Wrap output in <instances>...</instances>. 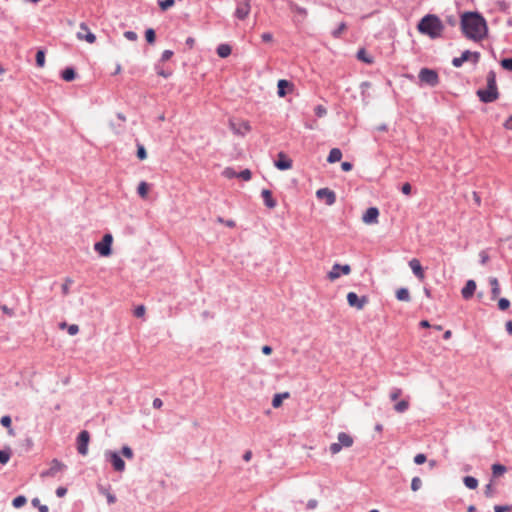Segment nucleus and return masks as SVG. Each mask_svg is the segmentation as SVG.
I'll return each instance as SVG.
<instances>
[{
    "label": "nucleus",
    "mask_w": 512,
    "mask_h": 512,
    "mask_svg": "<svg viewBox=\"0 0 512 512\" xmlns=\"http://www.w3.org/2000/svg\"><path fill=\"white\" fill-rule=\"evenodd\" d=\"M402 193L409 195L411 193V185L409 183H405L401 188Z\"/></svg>",
    "instance_id": "63"
},
{
    "label": "nucleus",
    "mask_w": 512,
    "mask_h": 512,
    "mask_svg": "<svg viewBox=\"0 0 512 512\" xmlns=\"http://www.w3.org/2000/svg\"><path fill=\"white\" fill-rule=\"evenodd\" d=\"M487 88L479 89L477 91V96L484 103H491L498 99L499 92L496 84V74L493 70L489 71L487 74Z\"/></svg>",
    "instance_id": "3"
},
{
    "label": "nucleus",
    "mask_w": 512,
    "mask_h": 512,
    "mask_svg": "<svg viewBox=\"0 0 512 512\" xmlns=\"http://www.w3.org/2000/svg\"><path fill=\"white\" fill-rule=\"evenodd\" d=\"M119 454L127 459H133V457H134L133 450L127 445L122 447Z\"/></svg>",
    "instance_id": "35"
},
{
    "label": "nucleus",
    "mask_w": 512,
    "mask_h": 512,
    "mask_svg": "<svg viewBox=\"0 0 512 512\" xmlns=\"http://www.w3.org/2000/svg\"><path fill=\"white\" fill-rule=\"evenodd\" d=\"M144 314H145V307L143 305L138 306L134 311V315L136 317H142Z\"/></svg>",
    "instance_id": "57"
},
{
    "label": "nucleus",
    "mask_w": 512,
    "mask_h": 512,
    "mask_svg": "<svg viewBox=\"0 0 512 512\" xmlns=\"http://www.w3.org/2000/svg\"><path fill=\"white\" fill-rule=\"evenodd\" d=\"M105 460L110 462L113 466V469L116 472H124L126 465L121 455L118 452L112 450H106L104 453Z\"/></svg>",
    "instance_id": "5"
},
{
    "label": "nucleus",
    "mask_w": 512,
    "mask_h": 512,
    "mask_svg": "<svg viewBox=\"0 0 512 512\" xmlns=\"http://www.w3.org/2000/svg\"><path fill=\"white\" fill-rule=\"evenodd\" d=\"M351 272V267L348 264L341 265V264H334L332 266V269L328 273V278L331 281H334L340 277L341 274L348 275Z\"/></svg>",
    "instance_id": "9"
},
{
    "label": "nucleus",
    "mask_w": 512,
    "mask_h": 512,
    "mask_svg": "<svg viewBox=\"0 0 512 512\" xmlns=\"http://www.w3.org/2000/svg\"><path fill=\"white\" fill-rule=\"evenodd\" d=\"M149 185L145 181H141L137 187V193L143 199L147 198Z\"/></svg>",
    "instance_id": "28"
},
{
    "label": "nucleus",
    "mask_w": 512,
    "mask_h": 512,
    "mask_svg": "<svg viewBox=\"0 0 512 512\" xmlns=\"http://www.w3.org/2000/svg\"><path fill=\"white\" fill-rule=\"evenodd\" d=\"M90 441V434L87 430L81 431L77 436V451L80 455L86 456L88 454V445Z\"/></svg>",
    "instance_id": "8"
},
{
    "label": "nucleus",
    "mask_w": 512,
    "mask_h": 512,
    "mask_svg": "<svg viewBox=\"0 0 512 512\" xmlns=\"http://www.w3.org/2000/svg\"><path fill=\"white\" fill-rule=\"evenodd\" d=\"M316 196L318 199L325 200V203L329 206L336 202V194L329 188H321L317 190Z\"/></svg>",
    "instance_id": "12"
},
{
    "label": "nucleus",
    "mask_w": 512,
    "mask_h": 512,
    "mask_svg": "<svg viewBox=\"0 0 512 512\" xmlns=\"http://www.w3.org/2000/svg\"><path fill=\"white\" fill-rule=\"evenodd\" d=\"M79 332V327L76 324H72L68 326V333L69 335L73 336L76 335Z\"/></svg>",
    "instance_id": "56"
},
{
    "label": "nucleus",
    "mask_w": 512,
    "mask_h": 512,
    "mask_svg": "<svg viewBox=\"0 0 512 512\" xmlns=\"http://www.w3.org/2000/svg\"><path fill=\"white\" fill-rule=\"evenodd\" d=\"M113 237L111 234H105L100 242L95 243L94 249L101 256H109L111 254V245Z\"/></svg>",
    "instance_id": "7"
},
{
    "label": "nucleus",
    "mask_w": 512,
    "mask_h": 512,
    "mask_svg": "<svg viewBox=\"0 0 512 512\" xmlns=\"http://www.w3.org/2000/svg\"><path fill=\"white\" fill-rule=\"evenodd\" d=\"M501 66L508 71H512V58H504L501 61Z\"/></svg>",
    "instance_id": "48"
},
{
    "label": "nucleus",
    "mask_w": 512,
    "mask_h": 512,
    "mask_svg": "<svg viewBox=\"0 0 512 512\" xmlns=\"http://www.w3.org/2000/svg\"><path fill=\"white\" fill-rule=\"evenodd\" d=\"M252 173L249 169H244L240 173L237 174L238 178H241L245 181H248L251 179Z\"/></svg>",
    "instance_id": "44"
},
{
    "label": "nucleus",
    "mask_w": 512,
    "mask_h": 512,
    "mask_svg": "<svg viewBox=\"0 0 512 512\" xmlns=\"http://www.w3.org/2000/svg\"><path fill=\"white\" fill-rule=\"evenodd\" d=\"M261 195L263 197L264 204L268 208L273 209L276 207V201L273 199L272 192L270 190L263 189Z\"/></svg>",
    "instance_id": "20"
},
{
    "label": "nucleus",
    "mask_w": 512,
    "mask_h": 512,
    "mask_svg": "<svg viewBox=\"0 0 512 512\" xmlns=\"http://www.w3.org/2000/svg\"><path fill=\"white\" fill-rule=\"evenodd\" d=\"M422 486V481L419 477H414L411 481V489L412 491H418Z\"/></svg>",
    "instance_id": "42"
},
{
    "label": "nucleus",
    "mask_w": 512,
    "mask_h": 512,
    "mask_svg": "<svg viewBox=\"0 0 512 512\" xmlns=\"http://www.w3.org/2000/svg\"><path fill=\"white\" fill-rule=\"evenodd\" d=\"M282 401H283V400H282V396L275 394V395H274V397H273V399H272V406H273L274 408H278V407H280V406H281Z\"/></svg>",
    "instance_id": "52"
},
{
    "label": "nucleus",
    "mask_w": 512,
    "mask_h": 512,
    "mask_svg": "<svg viewBox=\"0 0 512 512\" xmlns=\"http://www.w3.org/2000/svg\"><path fill=\"white\" fill-rule=\"evenodd\" d=\"M417 28L420 33L434 39L441 36L444 26L436 15L428 14L420 20Z\"/></svg>",
    "instance_id": "2"
},
{
    "label": "nucleus",
    "mask_w": 512,
    "mask_h": 512,
    "mask_svg": "<svg viewBox=\"0 0 512 512\" xmlns=\"http://www.w3.org/2000/svg\"><path fill=\"white\" fill-rule=\"evenodd\" d=\"M504 127L506 129L512 130V115L505 121Z\"/></svg>",
    "instance_id": "64"
},
{
    "label": "nucleus",
    "mask_w": 512,
    "mask_h": 512,
    "mask_svg": "<svg viewBox=\"0 0 512 512\" xmlns=\"http://www.w3.org/2000/svg\"><path fill=\"white\" fill-rule=\"evenodd\" d=\"M337 440V442H334L329 446V451L332 455L338 454L342 448L351 447L354 443L353 437L345 432H340L337 436Z\"/></svg>",
    "instance_id": "4"
},
{
    "label": "nucleus",
    "mask_w": 512,
    "mask_h": 512,
    "mask_svg": "<svg viewBox=\"0 0 512 512\" xmlns=\"http://www.w3.org/2000/svg\"><path fill=\"white\" fill-rule=\"evenodd\" d=\"M418 77L422 83L427 84L431 87H435L439 83L438 73L433 69L422 68L419 71Z\"/></svg>",
    "instance_id": "6"
},
{
    "label": "nucleus",
    "mask_w": 512,
    "mask_h": 512,
    "mask_svg": "<svg viewBox=\"0 0 512 512\" xmlns=\"http://www.w3.org/2000/svg\"><path fill=\"white\" fill-rule=\"evenodd\" d=\"M345 29H346V24L344 22L340 23L338 28H336L332 32L333 37L338 38Z\"/></svg>",
    "instance_id": "47"
},
{
    "label": "nucleus",
    "mask_w": 512,
    "mask_h": 512,
    "mask_svg": "<svg viewBox=\"0 0 512 512\" xmlns=\"http://www.w3.org/2000/svg\"><path fill=\"white\" fill-rule=\"evenodd\" d=\"M80 29L86 31V34H83L82 32H78L77 38L79 40H86L88 43H91V44L96 41V36L92 32L89 31L87 25L84 22H82L80 24Z\"/></svg>",
    "instance_id": "18"
},
{
    "label": "nucleus",
    "mask_w": 512,
    "mask_h": 512,
    "mask_svg": "<svg viewBox=\"0 0 512 512\" xmlns=\"http://www.w3.org/2000/svg\"><path fill=\"white\" fill-rule=\"evenodd\" d=\"M409 266L414 273V275L419 279L423 280L425 277L424 270L420 264V261L416 258H413L409 261Z\"/></svg>",
    "instance_id": "17"
},
{
    "label": "nucleus",
    "mask_w": 512,
    "mask_h": 512,
    "mask_svg": "<svg viewBox=\"0 0 512 512\" xmlns=\"http://www.w3.org/2000/svg\"><path fill=\"white\" fill-rule=\"evenodd\" d=\"M426 461H427V457L423 453H419V454L415 455V457H414V463L417 465H421V464L425 463Z\"/></svg>",
    "instance_id": "46"
},
{
    "label": "nucleus",
    "mask_w": 512,
    "mask_h": 512,
    "mask_svg": "<svg viewBox=\"0 0 512 512\" xmlns=\"http://www.w3.org/2000/svg\"><path fill=\"white\" fill-rule=\"evenodd\" d=\"M489 284L491 286V298L496 299L500 294V286L496 277L489 278Z\"/></svg>",
    "instance_id": "21"
},
{
    "label": "nucleus",
    "mask_w": 512,
    "mask_h": 512,
    "mask_svg": "<svg viewBox=\"0 0 512 512\" xmlns=\"http://www.w3.org/2000/svg\"><path fill=\"white\" fill-rule=\"evenodd\" d=\"M229 125L231 130L237 135L244 136L248 131H250V125L247 121L235 122L230 120Z\"/></svg>",
    "instance_id": "13"
},
{
    "label": "nucleus",
    "mask_w": 512,
    "mask_h": 512,
    "mask_svg": "<svg viewBox=\"0 0 512 512\" xmlns=\"http://www.w3.org/2000/svg\"><path fill=\"white\" fill-rule=\"evenodd\" d=\"M396 298L399 300V301H405V302H409L410 301V293H409V290L407 288H400L396 291Z\"/></svg>",
    "instance_id": "24"
},
{
    "label": "nucleus",
    "mask_w": 512,
    "mask_h": 512,
    "mask_svg": "<svg viewBox=\"0 0 512 512\" xmlns=\"http://www.w3.org/2000/svg\"><path fill=\"white\" fill-rule=\"evenodd\" d=\"M461 30L465 37L480 41L487 35V24L483 16L477 12H466L461 17Z\"/></svg>",
    "instance_id": "1"
},
{
    "label": "nucleus",
    "mask_w": 512,
    "mask_h": 512,
    "mask_svg": "<svg viewBox=\"0 0 512 512\" xmlns=\"http://www.w3.org/2000/svg\"><path fill=\"white\" fill-rule=\"evenodd\" d=\"M409 408V402L407 400H401L394 405V410L398 413H403Z\"/></svg>",
    "instance_id": "33"
},
{
    "label": "nucleus",
    "mask_w": 512,
    "mask_h": 512,
    "mask_svg": "<svg viewBox=\"0 0 512 512\" xmlns=\"http://www.w3.org/2000/svg\"><path fill=\"white\" fill-rule=\"evenodd\" d=\"M124 37L129 41H136L138 38L137 34L134 31H126L124 33Z\"/></svg>",
    "instance_id": "54"
},
{
    "label": "nucleus",
    "mask_w": 512,
    "mask_h": 512,
    "mask_svg": "<svg viewBox=\"0 0 512 512\" xmlns=\"http://www.w3.org/2000/svg\"><path fill=\"white\" fill-rule=\"evenodd\" d=\"M36 64L38 67H44L45 65V51L44 50H38L36 53Z\"/></svg>",
    "instance_id": "34"
},
{
    "label": "nucleus",
    "mask_w": 512,
    "mask_h": 512,
    "mask_svg": "<svg viewBox=\"0 0 512 512\" xmlns=\"http://www.w3.org/2000/svg\"><path fill=\"white\" fill-rule=\"evenodd\" d=\"M27 502V499L25 496L23 495H20V496H17L16 498H14L12 504L15 508H20L22 506H24Z\"/></svg>",
    "instance_id": "36"
},
{
    "label": "nucleus",
    "mask_w": 512,
    "mask_h": 512,
    "mask_svg": "<svg viewBox=\"0 0 512 512\" xmlns=\"http://www.w3.org/2000/svg\"><path fill=\"white\" fill-rule=\"evenodd\" d=\"M357 58L365 63H372V59L367 56L366 51L364 49H360L357 52Z\"/></svg>",
    "instance_id": "40"
},
{
    "label": "nucleus",
    "mask_w": 512,
    "mask_h": 512,
    "mask_svg": "<svg viewBox=\"0 0 512 512\" xmlns=\"http://www.w3.org/2000/svg\"><path fill=\"white\" fill-rule=\"evenodd\" d=\"M274 164L279 170H288L292 167V160L289 159L283 152H280L278 154V159Z\"/></svg>",
    "instance_id": "16"
},
{
    "label": "nucleus",
    "mask_w": 512,
    "mask_h": 512,
    "mask_svg": "<svg viewBox=\"0 0 512 512\" xmlns=\"http://www.w3.org/2000/svg\"><path fill=\"white\" fill-rule=\"evenodd\" d=\"M470 57H473L474 63H477L479 60L480 54L478 52H470L469 50H466L460 56V58L463 62L468 61Z\"/></svg>",
    "instance_id": "27"
},
{
    "label": "nucleus",
    "mask_w": 512,
    "mask_h": 512,
    "mask_svg": "<svg viewBox=\"0 0 512 512\" xmlns=\"http://www.w3.org/2000/svg\"><path fill=\"white\" fill-rule=\"evenodd\" d=\"M10 456H11V452L9 449L0 450V463L6 464L9 461Z\"/></svg>",
    "instance_id": "37"
},
{
    "label": "nucleus",
    "mask_w": 512,
    "mask_h": 512,
    "mask_svg": "<svg viewBox=\"0 0 512 512\" xmlns=\"http://www.w3.org/2000/svg\"><path fill=\"white\" fill-rule=\"evenodd\" d=\"M402 394V390L399 388H394L390 393V399L392 401L397 400Z\"/></svg>",
    "instance_id": "50"
},
{
    "label": "nucleus",
    "mask_w": 512,
    "mask_h": 512,
    "mask_svg": "<svg viewBox=\"0 0 512 512\" xmlns=\"http://www.w3.org/2000/svg\"><path fill=\"white\" fill-rule=\"evenodd\" d=\"M506 471H507V468L502 464H493L492 465L493 477L502 476Z\"/></svg>",
    "instance_id": "30"
},
{
    "label": "nucleus",
    "mask_w": 512,
    "mask_h": 512,
    "mask_svg": "<svg viewBox=\"0 0 512 512\" xmlns=\"http://www.w3.org/2000/svg\"><path fill=\"white\" fill-rule=\"evenodd\" d=\"M291 84L289 81L281 79L278 81L277 88H278V95L280 97H284L286 95V88L289 87Z\"/></svg>",
    "instance_id": "26"
},
{
    "label": "nucleus",
    "mask_w": 512,
    "mask_h": 512,
    "mask_svg": "<svg viewBox=\"0 0 512 512\" xmlns=\"http://www.w3.org/2000/svg\"><path fill=\"white\" fill-rule=\"evenodd\" d=\"M379 210L376 207L368 208L362 216V221L365 224L371 225L378 222Z\"/></svg>",
    "instance_id": "15"
},
{
    "label": "nucleus",
    "mask_w": 512,
    "mask_h": 512,
    "mask_svg": "<svg viewBox=\"0 0 512 512\" xmlns=\"http://www.w3.org/2000/svg\"><path fill=\"white\" fill-rule=\"evenodd\" d=\"M249 12H250V0L238 1L237 8L235 11V16L238 19L243 20L248 16Z\"/></svg>",
    "instance_id": "14"
},
{
    "label": "nucleus",
    "mask_w": 512,
    "mask_h": 512,
    "mask_svg": "<svg viewBox=\"0 0 512 512\" xmlns=\"http://www.w3.org/2000/svg\"><path fill=\"white\" fill-rule=\"evenodd\" d=\"M66 469V465L57 459H53L50 468L41 473V477H55L59 472Z\"/></svg>",
    "instance_id": "10"
},
{
    "label": "nucleus",
    "mask_w": 512,
    "mask_h": 512,
    "mask_svg": "<svg viewBox=\"0 0 512 512\" xmlns=\"http://www.w3.org/2000/svg\"><path fill=\"white\" fill-rule=\"evenodd\" d=\"M72 283V280L70 278H67L65 282L62 285V292L64 295H67L69 293V287Z\"/></svg>",
    "instance_id": "53"
},
{
    "label": "nucleus",
    "mask_w": 512,
    "mask_h": 512,
    "mask_svg": "<svg viewBox=\"0 0 512 512\" xmlns=\"http://www.w3.org/2000/svg\"><path fill=\"white\" fill-rule=\"evenodd\" d=\"M341 168H342L343 171L348 172V171L352 170L353 165L350 162H342Z\"/></svg>",
    "instance_id": "62"
},
{
    "label": "nucleus",
    "mask_w": 512,
    "mask_h": 512,
    "mask_svg": "<svg viewBox=\"0 0 512 512\" xmlns=\"http://www.w3.org/2000/svg\"><path fill=\"white\" fill-rule=\"evenodd\" d=\"M476 290V282L474 280H468L465 286L461 290L462 297L466 300L470 299Z\"/></svg>",
    "instance_id": "19"
},
{
    "label": "nucleus",
    "mask_w": 512,
    "mask_h": 512,
    "mask_svg": "<svg viewBox=\"0 0 512 512\" xmlns=\"http://www.w3.org/2000/svg\"><path fill=\"white\" fill-rule=\"evenodd\" d=\"M99 492L106 496L108 504H114L116 502V497L114 494L110 493L109 490L103 486H99Z\"/></svg>",
    "instance_id": "29"
},
{
    "label": "nucleus",
    "mask_w": 512,
    "mask_h": 512,
    "mask_svg": "<svg viewBox=\"0 0 512 512\" xmlns=\"http://www.w3.org/2000/svg\"><path fill=\"white\" fill-rule=\"evenodd\" d=\"M11 422H12L11 417L8 415L2 416L0 419L1 425L8 428V433L10 435H13L14 432H13V429L11 428Z\"/></svg>",
    "instance_id": "32"
},
{
    "label": "nucleus",
    "mask_w": 512,
    "mask_h": 512,
    "mask_svg": "<svg viewBox=\"0 0 512 512\" xmlns=\"http://www.w3.org/2000/svg\"><path fill=\"white\" fill-rule=\"evenodd\" d=\"M61 77L63 80L71 82L76 78V72L72 67H67L62 71Z\"/></svg>",
    "instance_id": "23"
},
{
    "label": "nucleus",
    "mask_w": 512,
    "mask_h": 512,
    "mask_svg": "<svg viewBox=\"0 0 512 512\" xmlns=\"http://www.w3.org/2000/svg\"><path fill=\"white\" fill-rule=\"evenodd\" d=\"M347 301L351 307H354L357 310H362L368 303V298L366 296L358 297L356 293L349 292L347 294Z\"/></svg>",
    "instance_id": "11"
},
{
    "label": "nucleus",
    "mask_w": 512,
    "mask_h": 512,
    "mask_svg": "<svg viewBox=\"0 0 512 512\" xmlns=\"http://www.w3.org/2000/svg\"><path fill=\"white\" fill-rule=\"evenodd\" d=\"M511 509L510 506H501V505H496L494 507V511L495 512H506V511H509Z\"/></svg>",
    "instance_id": "59"
},
{
    "label": "nucleus",
    "mask_w": 512,
    "mask_h": 512,
    "mask_svg": "<svg viewBox=\"0 0 512 512\" xmlns=\"http://www.w3.org/2000/svg\"><path fill=\"white\" fill-rule=\"evenodd\" d=\"M217 54L221 58H226L231 54V47L228 44H220L217 47Z\"/></svg>",
    "instance_id": "25"
},
{
    "label": "nucleus",
    "mask_w": 512,
    "mask_h": 512,
    "mask_svg": "<svg viewBox=\"0 0 512 512\" xmlns=\"http://www.w3.org/2000/svg\"><path fill=\"white\" fill-rule=\"evenodd\" d=\"M465 486L469 489H476L478 486V480L472 476H466L463 479Z\"/></svg>",
    "instance_id": "31"
},
{
    "label": "nucleus",
    "mask_w": 512,
    "mask_h": 512,
    "mask_svg": "<svg viewBox=\"0 0 512 512\" xmlns=\"http://www.w3.org/2000/svg\"><path fill=\"white\" fill-rule=\"evenodd\" d=\"M152 405L155 409H160L163 406V401L160 398H155Z\"/></svg>",
    "instance_id": "61"
},
{
    "label": "nucleus",
    "mask_w": 512,
    "mask_h": 512,
    "mask_svg": "<svg viewBox=\"0 0 512 512\" xmlns=\"http://www.w3.org/2000/svg\"><path fill=\"white\" fill-rule=\"evenodd\" d=\"M498 307L504 311L510 307V301L507 298H500L498 301Z\"/></svg>",
    "instance_id": "43"
},
{
    "label": "nucleus",
    "mask_w": 512,
    "mask_h": 512,
    "mask_svg": "<svg viewBox=\"0 0 512 512\" xmlns=\"http://www.w3.org/2000/svg\"><path fill=\"white\" fill-rule=\"evenodd\" d=\"M66 493H67V489L65 487L61 486L56 489V495L58 497H64L66 495Z\"/></svg>",
    "instance_id": "60"
},
{
    "label": "nucleus",
    "mask_w": 512,
    "mask_h": 512,
    "mask_svg": "<svg viewBox=\"0 0 512 512\" xmlns=\"http://www.w3.org/2000/svg\"><path fill=\"white\" fill-rule=\"evenodd\" d=\"M173 56V51L171 50H164L161 55V61H168Z\"/></svg>",
    "instance_id": "55"
},
{
    "label": "nucleus",
    "mask_w": 512,
    "mask_h": 512,
    "mask_svg": "<svg viewBox=\"0 0 512 512\" xmlns=\"http://www.w3.org/2000/svg\"><path fill=\"white\" fill-rule=\"evenodd\" d=\"M137 157L140 159V160H144L146 159L147 157V153H146V149L144 148L143 145H138V149H137Z\"/></svg>",
    "instance_id": "49"
},
{
    "label": "nucleus",
    "mask_w": 512,
    "mask_h": 512,
    "mask_svg": "<svg viewBox=\"0 0 512 512\" xmlns=\"http://www.w3.org/2000/svg\"><path fill=\"white\" fill-rule=\"evenodd\" d=\"M484 494H485V496H486V497H488V498H491V497H493V496H494V494H495V489H494V487H493V485H492V483H491V482H490V483H488V484L485 486Z\"/></svg>",
    "instance_id": "45"
},
{
    "label": "nucleus",
    "mask_w": 512,
    "mask_h": 512,
    "mask_svg": "<svg viewBox=\"0 0 512 512\" xmlns=\"http://www.w3.org/2000/svg\"><path fill=\"white\" fill-rule=\"evenodd\" d=\"M145 38L149 44H153L156 38L155 31L152 28L147 29L145 32Z\"/></svg>",
    "instance_id": "39"
},
{
    "label": "nucleus",
    "mask_w": 512,
    "mask_h": 512,
    "mask_svg": "<svg viewBox=\"0 0 512 512\" xmlns=\"http://www.w3.org/2000/svg\"><path fill=\"white\" fill-rule=\"evenodd\" d=\"M31 504H32L34 507L38 508V510H39L40 512H48V506H47V505H42V504L40 503V500H39L38 498H34V499H32Z\"/></svg>",
    "instance_id": "38"
},
{
    "label": "nucleus",
    "mask_w": 512,
    "mask_h": 512,
    "mask_svg": "<svg viewBox=\"0 0 512 512\" xmlns=\"http://www.w3.org/2000/svg\"><path fill=\"white\" fill-rule=\"evenodd\" d=\"M175 4V0H161L159 1V6L161 10L166 11L171 8Z\"/></svg>",
    "instance_id": "41"
},
{
    "label": "nucleus",
    "mask_w": 512,
    "mask_h": 512,
    "mask_svg": "<svg viewBox=\"0 0 512 512\" xmlns=\"http://www.w3.org/2000/svg\"><path fill=\"white\" fill-rule=\"evenodd\" d=\"M315 114L318 116V117H323L327 114V110L324 106L322 105H318L316 106L315 108Z\"/></svg>",
    "instance_id": "51"
},
{
    "label": "nucleus",
    "mask_w": 512,
    "mask_h": 512,
    "mask_svg": "<svg viewBox=\"0 0 512 512\" xmlns=\"http://www.w3.org/2000/svg\"><path fill=\"white\" fill-rule=\"evenodd\" d=\"M261 39L263 42H271L273 40V35L270 32H265L261 35Z\"/></svg>",
    "instance_id": "58"
},
{
    "label": "nucleus",
    "mask_w": 512,
    "mask_h": 512,
    "mask_svg": "<svg viewBox=\"0 0 512 512\" xmlns=\"http://www.w3.org/2000/svg\"><path fill=\"white\" fill-rule=\"evenodd\" d=\"M342 158V152L338 148H333L330 150L327 161L329 163H335L340 161Z\"/></svg>",
    "instance_id": "22"
}]
</instances>
